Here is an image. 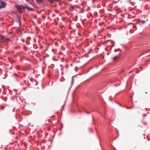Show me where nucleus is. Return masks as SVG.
<instances>
[{
	"instance_id": "f257e3e1",
	"label": "nucleus",
	"mask_w": 150,
	"mask_h": 150,
	"mask_svg": "<svg viewBox=\"0 0 150 150\" xmlns=\"http://www.w3.org/2000/svg\"><path fill=\"white\" fill-rule=\"evenodd\" d=\"M6 4L2 0H0V9L5 8Z\"/></svg>"
},
{
	"instance_id": "f03ea898",
	"label": "nucleus",
	"mask_w": 150,
	"mask_h": 150,
	"mask_svg": "<svg viewBox=\"0 0 150 150\" xmlns=\"http://www.w3.org/2000/svg\"><path fill=\"white\" fill-rule=\"evenodd\" d=\"M8 40V38L4 36H1L0 37V41H6Z\"/></svg>"
},
{
	"instance_id": "7ed1b4c3",
	"label": "nucleus",
	"mask_w": 150,
	"mask_h": 150,
	"mask_svg": "<svg viewBox=\"0 0 150 150\" xmlns=\"http://www.w3.org/2000/svg\"><path fill=\"white\" fill-rule=\"evenodd\" d=\"M15 7L21 13L23 12L21 6L18 5H16Z\"/></svg>"
},
{
	"instance_id": "20e7f679",
	"label": "nucleus",
	"mask_w": 150,
	"mask_h": 150,
	"mask_svg": "<svg viewBox=\"0 0 150 150\" xmlns=\"http://www.w3.org/2000/svg\"><path fill=\"white\" fill-rule=\"evenodd\" d=\"M120 53H119L117 55V56L113 58V60L114 61H116L118 60L120 56Z\"/></svg>"
},
{
	"instance_id": "39448f33",
	"label": "nucleus",
	"mask_w": 150,
	"mask_h": 150,
	"mask_svg": "<svg viewBox=\"0 0 150 150\" xmlns=\"http://www.w3.org/2000/svg\"><path fill=\"white\" fill-rule=\"evenodd\" d=\"M21 6L24 9L25 8H27V7H28V6L27 4H25L23 5H22Z\"/></svg>"
},
{
	"instance_id": "423d86ee",
	"label": "nucleus",
	"mask_w": 150,
	"mask_h": 150,
	"mask_svg": "<svg viewBox=\"0 0 150 150\" xmlns=\"http://www.w3.org/2000/svg\"><path fill=\"white\" fill-rule=\"evenodd\" d=\"M43 0H37V2L39 4H40L41 3H42Z\"/></svg>"
},
{
	"instance_id": "0eeeda50",
	"label": "nucleus",
	"mask_w": 150,
	"mask_h": 150,
	"mask_svg": "<svg viewBox=\"0 0 150 150\" xmlns=\"http://www.w3.org/2000/svg\"><path fill=\"white\" fill-rule=\"evenodd\" d=\"M26 9L30 11H33L34 10V9L33 8L29 7L28 6L27 7Z\"/></svg>"
},
{
	"instance_id": "6e6552de",
	"label": "nucleus",
	"mask_w": 150,
	"mask_h": 150,
	"mask_svg": "<svg viewBox=\"0 0 150 150\" xmlns=\"http://www.w3.org/2000/svg\"><path fill=\"white\" fill-rule=\"evenodd\" d=\"M74 8V7L73 6H71V9L70 10L71 11L73 10Z\"/></svg>"
},
{
	"instance_id": "1a4fd4ad",
	"label": "nucleus",
	"mask_w": 150,
	"mask_h": 150,
	"mask_svg": "<svg viewBox=\"0 0 150 150\" xmlns=\"http://www.w3.org/2000/svg\"><path fill=\"white\" fill-rule=\"evenodd\" d=\"M48 1L51 2L53 3V0H48Z\"/></svg>"
},
{
	"instance_id": "9d476101",
	"label": "nucleus",
	"mask_w": 150,
	"mask_h": 150,
	"mask_svg": "<svg viewBox=\"0 0 150 150\" xmlns=\"http://www.w3.org/2000/svg\"><path fill=\"white\" fill-rule=\"evenodd\" d=\"M141 22L142 23L144 24L145 23V21H141Z\"/></svg>"
},
{
	"instance_id": "9b49d317",
	"label": "nucleus",
	"mask_w": 150,
	"mask_h": 150,
	"mask_svg": "<svg viewBox=\"0 0 150 150\" xmlns=\"http://www.w3.org/2000/svg\"><path fill=\"white\" fill-rule=\"evenodd\" d=\"M86 112L87 114H89L91 112Z\"/></svg>"
},
{
	"instance_id": "f8f14e48",
	"label": "nucleus",
	"mask_w": 150,
	"mask_h": 150,
	"mask_svg": "<svg viewBox=\"0 0 150 150\" xmlns=\"http://www.w3.org/2000/svg\"><path fill=\"white\" fill-rule=\"evenodd\" d=\"M132 72H133V71H131L130 72H129V74H130V73H131Z\"/></svg>"
},
{
	"instance_id": "ddd939ff",
	"label": "nucleus",
	"mask_w": 150,
	"mask_h": 150,
	"mask_svg": "<svg viewBox=\"0 0 150 150\" xmlns=\"http://www.w3.org/2000/svg\"><path fill=\"white\" fill-rule=\"evenodd\" d=\"M4 107H2V108H1V109H4Z\"/></svg>"
},
{
	"instance_id": "4468645a",
	"label": "nucleus",
	"mask_w": 150,
	"mask_h": 150,
	"mask_svg": "<svg viewBox=\"0 0 150 150\" xmlns=\"http://www.w3.org/2000/svg\"><path fill=\"white\" fill-rule=\"evenodd\" d=\"M14 74L15 75V76H16L17 75L16 74Z\"/></svg>"
},
{
	"instance_id": "2eb2a0df",
	"label": "nucleus",
	"mask_w": 150,
	"mask_h": 150,
	"mask_svg": "<svg viewBox=\"0 0 150 150\" xmlns=\"http://www.w3.org/2000/svg\"><path fill=\"white\" fill-rule=\"evenodd\" d=\"M25 0L26 1H28V0Z\"/></svg>"
},
{
	"instance_id": "dca6fc26",
	"label": "nucleus",
	"mask_w": 150,
	"mask_h": 150,
	"mask_svg": "<svg viewBox=\"0 0 150 150\" xmlns=\"http://www.w3.org/2000/svg\"><path fill=\"white\" fill-rule=\"evenodd\" d=\"M105 115H106V113H105Z\"/></svg>"
}]
</instances>
